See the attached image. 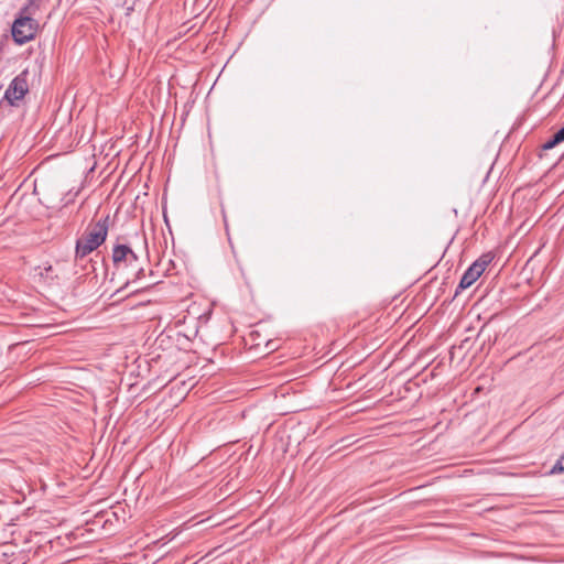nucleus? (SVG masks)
Here are the masks:
<instances>
[{
    "instance_id": "f03ea898",
    "label": "nucleus",
    "mask_w": 564,
    "mask_h": 564,
    "mask_svg": "<svg viewBox=\"0 0 564 564\" xmlns=\"http://www.w3.org/2000/svg\"><path fill=\"white\" fill-rule=\"evenodd\" d=\"M39 30V22L31 17L18 14L11 29L13 41L19 44H25L33 40Z\"/></svg>"
},
{
    "instance_id": "9b49d317",
    "label": "nucleus",
    "mask_w": 564,
    "mask_h": 564,
    "mask_svg": "<svg viewBox=\"0 0 564 564\" xmlns=\"http://www.w3.org/2000/svg\"><path fill=\"white\" fill-rule=\"evenodd\" d=\"M53 271L52 265L47 264L43 267V270L40 272V275L45 279H53V275L51 274Z\"/></svg>"
},
{
    "instance_id": "6e6552de",
    "label": "nucleus",
    "mask_w": 564,
    "mask_h": 564,
    "mask_svg": "<svg viewBox=\"0 0 564 564\" xmlns=\"http://www.w3.org/2000/svg\"><path fill=\"white\" fill-rule=\"evenodd\" d=\"M44 199L47 203V205H46L47 207H65L68 205V203L72 202V199L64 202V198H61L59 204H54V200L51 197H45Z\"/></svg>"
},
{
    "instance_id": "423d86ee",
    "label": "nucleus",
    "mask_w": 564,
    "mask_h": 564,
    "mask_svg": "<svg viewBox=\"0 0 564 564\" xmlns=\"http://www.w3.org/2000/svg\"><path fill=\"white\" fill-rule=\"evenodd\" d=\"M40 8L41 0H29L28 3L20 9L19 13L34 18V15L40 11Z\"/></svg>"
},
{
    "instance_id": "0eeeda50",
    "label": "nucleus",
    "mask_w": 564,
    "mask_h": 564,
    "mask_svg": "<svg viewBox=\"0 0 564 564\" xmlns=\"http://www.w3.org/2000/svg\"><path fill=\"white\" fill-rule=\"evenodd\" d=\"M564 471V452L563 455L556 460L551 469L552 474H561Z\"/></svg>"
},
{
    "instance_id": "39448f33",
    "label": "nucleus",
    "mask_w": 564,
    "mask_h": 564,
    "mask_svg": "<svg viewBox=\"0 0 564 564\" xmlns=\"http://www.w3.org/2000/svg\"><path fill=\"white\" fill-rule=\"evenodd\" d=\"M112 262L117 269H123L138 264L139 257L128 245L119 243L112 249Z\"/></svg>"
},
{
    "instance_id": "f257e3e1",
    "label": "nucleus",
    "mask_w": 564,
    "mask_h": 564,
    "mask_svg": "<svg viewBox=\"0 0 564 564\" xmlns=\"http://www.w3.org/2000/svg\"><path fill=\"white\" fill-rule=\"evenodd\" d=\"M109 216L89 225L82 238L77 239L75 258L82 259L100 247L108 235Z\"/></svg>"
},
{
    "instance_id": "20e7f679",
    "label": "nucleus",
    "mask_w": 564,
    "mask_h": 564,
    "mask_svg": "<svg viewBox=\"0 0 564 564\" xmlns=\"http://www.w3.org/2000/svg\"><path fill=\"white\" fill-rule=\"evenodd\" d=\"M490 254H482L477 259L463 274L458 284V290H465L469 288L478 278L482 274L487 265L491 262Z\"/></svg>"
},
{
    "instance_id": "f8f14e48",
    "label": "nucleus",
    "mask_w": 564,
    "mask_h": 564,
    "mask_svg": "<svg viewBox=\"0 0 564 564\" xmlns=\"http://www.w3.org/2000/svg\"><path fill=\"white\" fill-rule=\"evenodd\" d=\"M556 135V140H560L561 143L564 141V127L561 128L557 132L554 133Z\"/></svg>"
},
{
    "instance_id": "1a4fd4ad",
    "label": "nucleus",
    "mask_w": 564,
    "mask_h": 564,
    "mask_svg": "<svg viewBox=\"0 0 564 564\" xmlns=\"http://www.w3.org/2000/svg\"><path fill=\"white\" fill-rule=\"evenodd\" d=\"M132 268L135 270V272L134 278L131 281L137 282L144 276V269L140 265V262L138 264H134Z\"/></svg>"
},
{
    "instance_id": "7ed1b4c3",
    "label": "nucleus",
    "mask_w": 564,
    "mask_h": 564,
    "mask_svg": "<svg viewBox=\"0 0 564 564\" xmlns=\"http://www.w3.org/2000/svg\"><path fill=\"white\" fill-rule=\"evenodd\" d=\"M29 91L26 72L14 77L4 93V99L10 106H18V102L24 98Z\"/></svg>"
},
{
    "instance_id": "9d476101",
    "label": "nucleus",
    "mask_w": 564,
    "mask_h": 564,
    "mask_svg": "<svg viewBox=\"0 0 564 564\" xmlns=\"http://www.w3.org/2000/svg\"><path fill=\"white\" fill-rule=\"evenodd\" d=\"M561 141L560 140H556V135L553 134L552 138L550 140H547L543 145H542V149L543 150H550V149H553L554 147H556L557 144H560Z\"/></svg>"
}]
</instances>
